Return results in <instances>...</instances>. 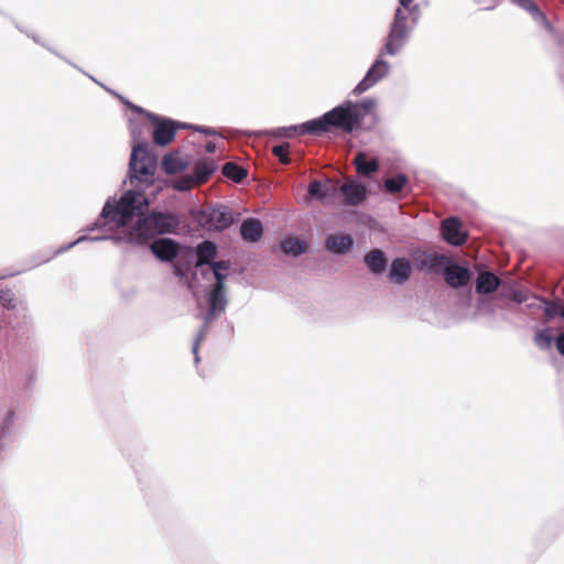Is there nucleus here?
Segmentation results:
<instances>
[{"instance_id":"obj_1","label":"nucleus","mask_w":564,"mask_h":564,"mask_svg":"<svg viewBox=\"0 0 564 564\" xmlns=\"http://www.w3.org/2000/svg\"><path fill=\"white\" fill-rule=\"evenodd\" d=\"M129 131L131 135V152L128 170L121 186L129 185L119 198L110 196L106 199L101 218H111L113 223L124 224L127 218L150 206L151 200L147 191L155 183L158 155L149 141L143 138L148 120L130 117Z\"/></svg>"},{"instance_id":"obj_2","label":"nucleus","mask_w":564,"mask_h":564,"mask_svg":"<svg viewBox=\"0 0 564 564\" xmlns=\"http://www.w3.org/2000/svg\"><path fill=\"white\" fill-rule=\"evenodd\" d=\"M474 316H495L498 312L520 307L529 296L527 286L514 279H502L484 269L474 276Z\"/></svg>"},{"instance_id":"obj_3","label":"nucleus","mask_w":564,"mask_h":564,"mask_svg":"<svg viewBox=\"0 0 564 564\" xmlns=\"http://www.w3.org/2000/svg\"><path fill=\"white\" fill-rule=\"evenodd\" d=\"M410 256L417 271L442 276L448 288L457 291L456 304L459 308L473 306L474 292L470 281L475 275V269L469 262H457L444 254L423 249H412Z\"/></svg>"},{"instance_id":"obj_4","label":"nucleus","mask_w":564,"mask_h":564,"mask_svg":"<svg viewBox=\"0 0 564 564\" xmlns=\"http://www.w3.org/2000/svg\"><path fill=\"white\" fill-rule=\"evenodd\" d=\"M28 312L24 299L2 288V346L10 356L26 358L37 350Z\"/></svg>"},{"instance_id":"obj_5","label":"nucleus","mask_w":564,"mask_h":564,"mask_svg":"<svg viewBox=\"0 0 564 564\" xmlns=\"http://www.w3.org/2000/svg\"><path fill=\"white\" fill-rule=\"evenodd\" d=\"M148 208L149 206L142 209L140 213L127 218L126 221L135 216H139L135 225L132 228L123 230L121 234L115 235V243L124 242L130 246L141 247L148 240L154 238L158 235L177 234V229L181 224L177 214L170 210L160 209L148 212ZM105 220L118 225V223H113L110 217L101 218L99 215L94 224H91V226L88 228V230L102 229L106 226ZM127 223L119 224V226H124Z\"/></svg>"},{"instance_id":"obj_6","label":"nucleus","mask_w":564,"mask_h":564,"mask_svg":"<svg viewBox=\"0 0 564 564\" xmlns=\"http://www.w3.org/2000/svg\"><path fill=\"white\" fill-rule=\"evenodd\" d=\"M378 101L375 97H364L360 100L346 99L337 105L339 108V124L344 127V133L355 134L369 131L378 123L376 112Z\"/></svg>"},{"instance_id":"obj_7","label":"nucleus","mask_w":564,"mask_h":564,"mask_svg":"<svg viewBox=\"0 0 564 564\" xmlns=\"http://www.w3.org/2000/svg\"><path fill=\"white\" fill-rule=\"evenodd\" d=\"M238 219V213L220 203H215L207 208L198 209L195 215L197 224L207 231L221 232L236 224Z\"/></svg>"},{"instance_id":"obj_8","label":"nucleus","mask_w":564,"mask_h":564,"mask_svg":"<svg viewBox=\"0 0 564 564\" xmlns=\"http://www.w3.org/2000/svg\"><path fill=\"white\" fill-rule=\"evenodd\" d=\"M413 28L409 24L404 12L394 9L392 21L381 47V55L397 56L406 45Z\"/></svg>"},{"instance_id":"obj_9","label":"nucleus","mask_w":564,"mask_h":564,"mask_svg":"<svg viewBox=\"0 0 564 564\" xmlns=\"http://www.w3.org/2000/svg\"><path fill=\"white\" fill-rule=\"evenodd\" d=\"M143 118L151 124V137L156 147L165 148L175 139V119L150 110Z\"/></svg>"},{"instance_id":"obj_10","label":"nucleus","mask_w":564,"mask_h":564,"mask_svg":"<svg viewBox=\"0 0 564 564\" xmlns=\"http://www.w3.org/2000/svg\"><path fill=\"white\" fill-rule=\"evenodd\" d=\"M338 111L339 108H336L335 106L323 115L302 122V134L322 135L330 132L332 130L344 132V127L339 124Z\"/></svg>"},{"instance_id":"obj_11","label":"nucleus","mask_w":564,"mask_h":564,"mask_svg":"<svg viewBox=\"0 0 564 564\" xmlns=\"http://www.w3.org/2000/svg\"><path fill=\"white\" fill-rule=\"evenodd\" d=\"M413 268L415 265L411 257L409 259L404 256H395L388 262L386 276L390 283L403 285L411 279Z\"/></svg>"},{"instance_id":"obj_12","label":"nucleus","mask_w":564,"mask_h":564,"mask_svg":"<svg viewBox=\"0 0 564 564\" xmlns=\"http://www.w3.org/2000/svg\"><path fill=\"white\" fill-rule=\"evenodd\" d=\"M307 196L323 205L335 204L338 196V187L334 186L333 181L327 177L325 180H314L308 184Z\"/></svg>"},{"instance_id":"obj_13","label":"nucleus","mask_w":564,"mask_h":564,"mask_svg":"<svg viewBox=\"0 0 564 564\" xmlns=\"http://www.w3.org/2000/svg\"><path fill=\"white\" fill-rule=\"evenodd\" d=\"M367 184L360 182H348L338 187L337 200L348 206L362 204L370 196Z\"/></svg>"},{"instance_id":"obj_14","label":"nucleus","mask_w":564,"mask_h":564,"mask_svg":"<svg viewBox=\"0 0 564 564\" xmlns=\"http://www.w3.org/2000/svg\"><path fill=\"white\" fill-rule=\"evenodd\" d=\"M215 159L199 155L193 160L189 159L187 169L189 170L192 181L203 183L209 180L218 170Z\"/></svg>"},{"instance_id":"obj_15","label":"nucleus","mask_w":564,"mask_h":564,"mask_svg":"<svg viewBox=\"0 0 564 564\" xmlns=\"http://www.w3.org/2000/svg\"><path fill=\"white\" fill-rule=\"evenodd\" d=\"M219 254V246L216 241L210 239H203L198 242L192 251L191 260L195 264L196 268H203L205 265H210L215 258Z\"/></svg>"},{"instance_id":"obj_16","label":"nucleus","mask_w":564,"mask_h":564,"mask_svg":"<svg viewBox=\"0 0 564 564\" xmlns=\"http://www.w3.org/2000/svg\"><path fill=\"white\" fill-rule=\"evenodd\" d=\"M180 249L181 243L169 237L154 239L150 246L151 253L161 262H171L174 260Z\"/></svg>"},{"instance_id":"obj_17","label":"nucleus","mask_w":564,"mask_h":564,"mask_svg":"<svg viewBox=\"0 0 564 564\" xmlns=\"http://www.w3.org/2000/svg\"><path fill=\"white\" fill-rule=\"evenodd\" d=\"M311 249L310 241L300 235L289 234L280 240V251L292 259H297L308 253Z\"/></svg>"},{"instance_id":"obj_18","label":"nucleus","mask_w":564,"mask_h":564,"mask_svg":"<svg viewBox=\"0 0 564 564\" xmlns=\"http://www.w3.org/2000/svg\"><path fill=\"white\" fill-rule=\"evenodd\" d=\"M356 242L350 234H330L324 239V249L335 256H345L355 249Z\"/></svg>"},{"instance_id":"obj_19","label":"nucleus","mask_w":564,"mask_h":564,"mask_svg":"<svg viewBox=\"0 0 564 564\" xmlns=\"http://www.w3.org/2000/svg\"><path fill=\"white\" fill-rule=\"evenodd\" d=\"M389 262L388 253L381 248H372L364 254L362 263L373 278L386 273Z\"/></svg>"},{"instance_id":"obj_20","label":"nucleus","mask_w":564,"mask_h":564,"mask_svg":"<svg viewBox=\"0 0 564 564\" xmlns=\"http://www.w3.org/2000/svg\"><path fill=\"white\" fill-rule=\"evenodd\" d=\"M462 221L458 217L452 216L446 218L442 224V238L452 246L459 247L466 241V234L462 231Z\"/></svg>"},{"instance_id":"obj_21","label":"nucleus","mask_w":564,"mask_h":564,"mask_svg":"<svg viewBox=\"0 0 564 564\" xmlns=\"http://www.w3.org/2000/svg\"><path fill=\"white\" fill-rule=\"evenodd\" d=\"M513 4L517 7L523 9L527 11L534 22H536L539 25L543 26L544 30L551 34H555V29L551 21L549 20L547 15L542 11V9L539 7V4L535 2V0H511Z\"/></svg>"},{"instance_id":"obj_22","label":"nucleus","mask_w":564,"mask_h":564,"mask_svg":"<svg viewBox=\"0 0 564 564\" xmlns=\"http://www.w3.org/2000/svg\"><path fill=\"white\" fill-rule=\"evenodd\" d=\"M239 234L243 242L257 243L264 236V226L257 217H248L243 219L239 226Z\"/></svg>"},{"instance_id":"obj_23","label":"nucleus","mask_w":564,"mask_h":564,"mask_svg":"<svg viewBox=\"0 0 564 564\" xmlns=\"http://www.w3.org/2000/svg\"><path fill=\"white\" fill-rule=\"evenodd\" d=\"M247 134L250 137H269L272 139H281V138H291L294 135H303L301 123L283 126L273 129H263V130H254L247 131Z\"/></svg>"},{"instance_id":"obj_24","label":"nucleus","mask_w":564,"mask_h":564,"mask_svg":"<svg viewBox=\"0 0 564 564\" xmlns=\"http://www.w3.org/2000/svg\"><path fill=\"white\" fill-rule=\"evenodd\" d=\"M13 23H14L15 28L21 33L25 34L34 43H36L37 45H41L42 47H44L45 50L51 52L53 55H55L56 57L63 59L65 63H67L68 65H70L75 69H77L78 72L83 73L84 75L86 74V72L83 68H80L75 63H73L70 59H68L67 57L63 56L58 51H56L55 48L50 46L48 43L45 42L35 31L29 30V29H24V28L20 26L18 23H15L14 21H13Z\"/></svg>"},{"instance_id":"obj_25","label":"nucleus","mask_w":564,"mask_h":564,"mask_svg":"<svg viewBox=\"0 0 564 564\" xmlns=\"http://www.w3.org/2000/svg\"><path fill=\"white\" fill-rule=\"evenodd\" d=\"M180 152H169L163 155L162 169L166 174H174L182 172L187 169L189 164V158H180Z\"/></svg>"},{"instance_id":"obj_26","label":"nucleus","mask_w":564,"mask_h":564,"mask_svg":"<svg viewBox=\"0 0 564 564\" xmlns=\"http://www.w3.org/2000/svg\"><path fill=\"white\" fill-rule=\"evenodd\" d=\"M113 238H115V235H111V236L102 235V236H94V237L89 236V235H82L78 238L74 239L73 241L61 245L50 258L42 260L40 263L47 262L52 258L57 257L62 253H65L66 251L70 250L72 248H74L75 246H77L82 242H85V241L97 242V241H105V240L113 241Z\"/></svg>"},{"instance_id":"obj_27","label":"nucleus","mask_w":564,"mask_h":564,"mask_svg":"<svg viewBox=\"0 0 564 564\" xmlns=\"http://www.w3.org/2000/svg\"><path fill=\"white\" fill-rule=\"evenodd\" d=\"M390 68V63L383 58V55H381L380 52L379 55L375 58V61L367 69L365 76L368 77L370 80L376 79V84H378L381 79L389 75Z\"/></svg>"},{"instance_id":"obj_28","label":"nucleus","mask_w":564,"mask_h":564,"mask_svg":"<svg viewBox=\"0 0 564 564\" xmlns=\"http://www.w3.org/2000/svg\"><path fill=\"white\" fill-rule=\"evenodd\" d=\"M205 299L209 304L208 311L214 314L220 316L226 311L228 304L227 291L213 289L206 293Z\"/></svg>"},{"instance_id":"obj_29","label":"nucleus","mask_w":564,"mask_h":564,"mask_svg":"<svg viewBox=\"0 0 564 564\" xmlns=\"http://www.w3.org/2000/svg\"><path fill=\"white\" fill-rule=\"evenodd\" d=\"M212 273L216 280L215 288L219 291H227V279H228V270L230 268V262L228 260H214L209 265Z\"/></svg>"},{"instance_id":"obj_30","label":"nucleus","mask_w":564,"mask_h":564,"mask_svg":"<svg viewBox=\"0 0 564 564\" xmlns=\"http://www.w3.org/2000/svg\"><path fill=\"white\" fill-rule=\"evenodd\" d=\"M414 1L415 0H398L395 8L404 12L406 20L411 22L412 26H415L421 18L420 4Z\"/></svg>"},{"instance_id":"obj_31","label":"nucleus","mask_w":564,"mask_h":564,"mask_svg":"<svg viewBox=\"0 0 564 564\" xmlns=\"http://www.w3.org/2000/svg\"><path fill=\"white\" fill-rule=\"evenodd\" d=\"M172 271L173 274L185 284H187L189 280H192L194 283L198 282L197 271L193 270L191 265L186 262L173 264Z\"/></svg>"},{"instance_id":"obj_32","label":"nucleus","mask_w":564,"mask_h":564,"mask_svg":"<svg viewBox=\"0 0 564 564\" xmlns=\"http://www.w3.org/2000/svg\"><path fill=\"white\" fill-rule=\"evenodd\" d=\"M37 366L35 364L30 365L21 380V390L26 398L31 395L37 381Z\"/></svg>"},{"instance_id":"obj_33","label":"nucleus","mask_w":564,"mask_h":564,"mask_svg":"<svg viewBox=\"0 0 564 564\" xmlns=\"http://www.w3.org/2000/svg\"><path fill=\"white\" fill-rule=\"evenodd\" d=\"M221 173L224 176L238 184L241 183L248 175V172L245 167L234 162L225 163L221 167Z\"/></svg>"},{"instance_id":"obj_34","label":"nucleus","mask_w":564,"mask_h":564,"mask_svg":"<svg viewBox=\"0 0 564 564\" xmlns=\"http://www.w3.org/2000/svg\"><path fill=\"white\" fill-rule=\"evenodd\" d=\"M527 291L529 293L528 300L520 307L512 308L511 311L519 312L522 314H524L525 312L533 313L542 311V302L545 297L531 292V290L528 288Z\"/></svg>"},{"instance_id":"obj_35","label":"nucleus","mask_w":564,"mask_h":564,"mask_svg":"<svg viewBox=\"0 0 564 564\" xmlns=\"http://www.w3.org/2000/svg\"><path fill=\"white\" fill-rule=\"evenodd\" d=\"M551 332H552V329L550 327L538 329L535 332L533 340H534V344L541 350H549V349H551L552 345L554 344V338H553Z\"/></svg>"},{"instance_id":"obj_36","label":"nucleus","mask_w":564,"mask_h":564,"mask_svg":"<svg viewBox=\"0 0 564 564\" xmlns=\"http://www.w3.org/2000/svg\"><path fill=\"white\" fill-rule=\"evenodd\" d=\"M409 183V177L405 174H398L393 177H389L384 181V188L391 193H399L405 184Z\"/></svg>"},{"instance_id":"obj_37","label":"nucleus","mask_w":564,"mask_h":564,"mask_svg":"<svg viewBox=\"0 0 564 564\" xmlns=\"http://www.w3.org/2000/svg\"><path fill=\"white\" fill-rule=\"evenodd\" d=\"M18 405H10L2 415V440L9 436L11 425L17 419Z\"/></svg>"},{"instance_id":"obj_38","label":"nucleus","mask_w":564,"mask_h":564,"mask_svg":"<svg viewBox=\"0 0 564 564\" xmlns=\"http://www.w3.org/2000/svg\"><path fill=\"white\" fill-rule=\"evenodd\" d=\"M355 163L357 171L360 173L370 174L376 172L379 167L377 160H366L362 154L356 158Z\"/></svg>"},{"instance_id":"obj_39","label":"nucleus","mask_w":564,"mask_h":564,"mask_svg":"<svg viewBox=\"0 0 564 564\" xmlns=\"http://www.w3.org/2000/svg\"><path fill=\"white\" fill-rule=\"evenodd\" d=\"M116 98H118V100L127 108L129 109L133 115H137V116H140V117H144L147 115V112L149 111L148 109L132 102L129 98L124 97L123 95L121 94H116Z\"/></svg>"},{"instance_id":"obj_40","label":"nucleus","mask_w":564,"mask_h":564,"mask_svg":"<svg viewBox=\"0 0 564 564\" xmlns=\"http://www.w3.org/2000/svg\"><path fill=\"white\" fill-rule=\"evenodd\" d=\"M218 317H219L218 315L214 314L210 311H207L204 314L203 323H202L195 338H199V340H204L209 330L210 323Z\"/></svg>"},{"instance_id":"obj_41","label":"nucleus","mask_w":564,"mask_h":564,"mask_svg":"<svg viewBox=\"0 0 564 564\" xmlns=\"http://www.w3.org/2000/svg\"><path fill=\"white\" fill-rule=\"evenodd\" d=\"M542 311L544 312L547 319L553 321L560 316V310L556 302H551L546 299L542 302Z\"/></svg>"},{"instance_id":"obj_42","label":"nucleus","mask_w":564,"mask_h":564,"mask_svg":"<svg viewBox=\"0 0 564 564\" xmlns=\"http://www.w3.org/2000/svg\"><path fill=\"white\" fill-rule=\"evenodd\" d=\"M272 153L282 164H289L291 162L288 143H280L274 145Z\"/></svg>"},{"instance_id":"obj_43","label":"nucleus","mask_w":564,"mask_h":564,"mask_svg":"<svg viewBox=\"0 0 564 564\" xmlns=\"http://www.w3.org/2000/svg\"><path fill=\"white\" fill-rule=\"evenodd\" d=\"M376 85V79L370 80L368 77L364 75V77L357 83V85L351 90V95L359 96L367 90H369L372 86Z\"/></svg>"},{"instance_id":"obj_44","label":"nucleus","mask_w":564,"mask_h":564,"mask_svg":"<svg viewBox=\"0 0 564 564\" xmlns=\"http://www.w3.org/2000/svg\"><path fill=\"white\" fill-rule=\"evenodd\" d=\"M6 524V530H8L10 533L17 532L18 528V519L13 514V512L8 511L7 513L2 512V523Z\"/></svg>"},{"instance_id":"obj_45","label":"nucleus","mask_w":564,"mask_h":564,"mask_svg":"<svg viewBox=\"0 0 564 564\" xmlns=\"http://www.w3.org/2000/svg\"><path fill=\"white\" fill-rule=\"evenodd\" d=\"M193 184L197 183L192 181L191 174L188 173V178L175 181L173 183V188L178 192H187L192 189Z\"/></svg>"},{"instance_id":"obj_46","label":"nucleus","mask_w":564,"mask_h":564,"mask_svg":"<svg viewBox=\"0 0 564 564\" xmlns=\"http://www.w3.org/2000/svg\"><path fill=\"white\" fill-rule=\"evenodd\" d=\"M203 340H199V338H194L193 340V345H192V354H193V357H194V364L197 366L200 361V356H199V346H200V343Z\"/></svg>"},{"instance_id":"obj_47","label":"nucleus","mask_w":564,"mask_h":564,"mask_svg":"<svg viewBox=\"0 0 564 564\" xmlns=\"http://www.w3.org/2000/svg\"><path fill=\"white\" fill-rule=\"evenodd\" d=\"M197 132H199L204 135H207V137H214V135L219 137L220 135L219 131L216 128L208 127V126H200V128H197Z\"/></svg>"},{"instance_id":"obj_48","label":"nucleus","mask_w":564,"mask_h":564,"mask_svg":"<svg viewBox=\"0 0 564 564\" xmlns=\"http://www.w3.org/2000/svg\"><path fill=\"white\" fill-rule=\"evenodd\" d=\"M554 345L557 352L564 357V333L557 336L556 339H554Z\"/></svg>"},{"instance_id":"obj_49","label":"nucleus","mask_w":564,"mask_h":564,"mask_svg":"<svg viewBox=\"0 0 564 564\" xmlns=\"http://www.w3.org/2000/svg\"><path fill=\"white\" fill-rule=\"evenodd\" d=\"M556 73L562 83H564V55L557 65Z\"/></svg>"},{"instance_id":"obj_50","label":"nucleus","mask_w":564,"mask_h":564,"mask_svg":"<svg viewBox=\"0 0 564 564\" xmlns=\"http://www.w3.org/2000/svg\"><path fill=\"white\" fill-rule=\"evenodd\" d=\"M216 149H217V145H216V142H214V141H208L204 147L205 152L208 154L215 153Z\"/></svg>"},{"instance_id":"obj_51","label":"nucleus","mask_w":564,"mask_h":564,"mask_svg":"<svg viewBox=\"0 0 564 564\" xmlns=\"http://www.w3.org/2000/svg\"><path fill=\"white\" fill-rule=\"evenodd\" d=\"M189 126H191V123H188V122H182V121H178L175 119V132H177V130H180V129L188 130Z\"/></svg>"},{"instance_id":"obj_52","label":"nucleus","mask_w":564,"mask_h":564,"mask_svg":"<svg viewBox=\"0 0 564 564\" xmlns=\"http://www.w3.org/2000/svg\"><path fill=\"white\" fill-rule=\"evenodd\" d=\"M22 271H15V272H2V275H1V279L2 281L8 279V278H12L19 273H21Z\"/></svg>"},{"instance_id":"obj_53","label":"nucleus","mask_w":564,"mask_h":564,"mask_svg":"<svg viewBox=\"0 0 564 564\" xmlns=\"http://www.w3.org/2000/svg\"><path fill=\"white\" fill-rule=\"evenodd\" d=\"M135 476H137V480H138V482H139L140 489L143 491V490H144V487H143V479H142V477L138 474V471H135Z\"/></svg>"},{"instance_id":"obj_54","label":"nucleus","mask_w":564,"mask_h":564,"mask_svg":"<svg viewBox=\"0 0 564 564\" xmlns=\"http://www.w3.org/2000/svg\"><path fill=\"white\" fill-rule=\"evenodd\" d=\"M87 77H89L94 83H96L98 86H100L102 88V86H105L101 82L97 80L95 77H93L91 75H89L88 73L85 74Z\"/></svg>"},{"instance_id":"obj_55","label":"nucleus","mask_w":564,"mask_h":564,"mask_svg":"<svg viewBox=\"0 0 564 564\" xmlns=\"http://www.w3.org/2000/svg\"><path fill=\"white\" fill-rule=\"evenodd\" d=\"M87 77H89L94 83H96L98 86H100L102 88V86H105L101 82L97 80L95 77H93L91 75H89L88 73L85 74Z\"/></svg>"},{"instance_id":"obj_56","label":"nucleus","mask_w":564,"mask_h":564,"mask_svg":"<svg viewBox=\"0 0 564 564\" xmlns=\"http://www.w3.org/2000/svg\"><path fill=\"white\" fill-rule=\"evenodd\" d=\"M200 275L204 280H207L210 275V272L207 270H200Z\"/></svg>"},{"instance_id":"obj_57","label":"nucleus","mask_w":564,"mask_h":564,"mask_svg":"<svg viewBox=\"0 0 564 564\" xmlns=\"http://www.w3.org/2000/svg\"><path fill=\"white\" fill-rule=\"evenodd\" d=\"M102 88H104L107 93L111 94V95H112V96H115V97H116V94H118L116 90H113V89H111V88H109V87H107V86H102Z\"/></svg>"},{"instance_id":"obj_58","label":"nucleus","mask_w":564,"mask_h":564,"mask_svg":"<svg viewBox=\"0 0 564 564\" xmlns=\"http://www.w3.org/2000/svg\"><path fill=\"white\" fill-rule=\"evenodd\" d=\"M197 128H200V126H199V124L191 123V126H189V129H188V130H194V131H196V132H197Z\"/></svg>"},{"instance_id":"obj_59","label":"nucleus","mask_w":564,"mask_h":564,"mask_svg":"<svg viewBox=\"0 0 564 564\" xmlns=\"http://www.w3.org/2000/svg\"><path fill=\"white\" fill-rule=\"evenodd\" d=\"M228 330L234 332V325L232 324L228 327Z\"/></svg>"},{"instance_id":"obj_60","label":"nucleus","mask_w":564,"mask_h":564,"mask_svg":"<svg viewBox=\"0 0 564 564\" xmlns=\"http://www.w3.org/2000/svg\"><path fill=\"white\" fill-rule=\"evenodd\" d=\"M228 330L234 332V325L232 324L228 327Z\"/></svg>"}]
</instances>
